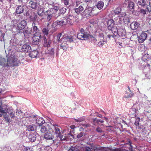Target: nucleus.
<instances>
[{
    "label": "nucleus",
    "instance_id": "7c9ffc66",
    "mask_svg": "<svg viewBox=\"0 0 151 151\" xmlns=\"http://www.w3.org/2000/svg\"><path fill=\"white\" fill-rule=\"evenodd\" d=\"M92 122L93 124L95 125L99 124V123H102L104 122V121L101 119H98L96 118L92 119Z\"/></svg>",
    "mask_w": 151,
    "mask_h": 151
},
{
    "label": "nucleus",
    "instance_id": "a19ab883",
    "mask_svg": "<svg viewBox=\"0 0 151 151\" xmlns=\"http://www.w3.org/2000/svg\"><path fill=\"white\" fill-rule=\"evenodd\" d=\"M53 17H54L52 16L47 15V22H48L47 24V26H48L51 24V22H52L53 21L52 18Z\"/></svg>",
    "mask_w": 151,
    "mask_h": 151
},
{
    "label": "nucleus",
    "instance_id": "ddd939ff",
    "mask_svg": "<svg viewBox=\"0 0 151 151\" xmlns=\"http://www.w3.org/2000/svg\"><path fill=\"white\" fill-rule=\"evenodd\" d=\"M47 15L52 16L54 17L57 18L58 17V15L56 14V13L54 12V9L52 8H50L46 11Z\"/></svg>",
    "mask_w": 151,
    "mask_h": 151
},
{
    "label": "nucleus",
    "instance_id": "4be33fe9",
    "mask_svg": "<svg viewBox=\"0 0 151 151\" xmlns=\"http://www.w3.org/2000/svg\"><path fill=\"white\" fill-rule=\"evenodd\" d=\"M0 112L3 115L5 114L8 113V109L6 106H0Z\"/></svg>",
    "mask_w": 151,
    "mask_h": 151
},
{
    "label": "nucleus",
    "instance_id": "9d476101",
    "mask_svg": "<svg viewBox=\"0 0 151 151\" xmlns=\"http://www.w3.org/2000/svg\"><path fill=\"white\" fill-rule=\"evenodd\" d=\"M98 40L99 42L97 45L100 47H102L106 43V42L104 40V35L103 33L100 34L99 35Z\"/></svg>",
    "mask_w": 151,
    "mask_h": 151
},
{
    "label": "nucleus",
    "instance_id": "2eb2a0df",
    "mask_svg": "<svg viewBox=\"0 0 151 151\" xmlns=\"http://www.w3.org/2000/svg\"><path fill=\"white\" fill-rule=\"evenodd\" d=\"M107 28L109 30H111L114 27L115 23L114 20L112 19H110L108 20L106 22Z\"/></svg>",
    "mask_w": 151,
    "mask_h": 151
},
{
    "label": "nucleus",
    "instance_id": "20e7f679",
    "mask_svg": "<svg viewBox=\"0 0 151 151\" xmlns=\"http://www.w3.org/2000/svg\"><path fill=\"white\" fill-rule=\"evenodd\" d=\"M53 126L55 134L58 135L57 136L60 138V139L61 140H66V138L63 137L62 132H60L62 129L60 127L56 124H53Z\"/></svg>",
    "mask_w": 151,
    "mask_h": 151
},
{
    "label": "nucleus",
    "instance_id": "f3484780",
    "mask_svg": "<svg viewBox=\"0 0 151 151\" xmlns=\"http://www.w3.org/2000/svg\"><path fill=\"white\" fill-rule=\"evenodd\" d=\"M91 8L86 9L83 12V15L86 18H88L92 16Z\"/></svg>",
    "mask_w": 151,
    "mask_h": 151
},
{
    "label": "nucleus",
    "instance_id": "f704fd0d",
    "mask_svg": "<svg viewBox=\"0 0 151 151\" xmlns=\"http://www.w3.org/2000/svg\"><path fill=\"white\" fill-rule=\"evenodd\" d=\"M32 29H30L29 28L27 27V28H25L23 30V33L24 35H29L32 34Z\"/></svg>",
    "mask_w": 151,
    "mask_h": 151
},
{
    "label": "nucleus",
    "instance_id": "338daca9",
    "mask_svg": "<svg viewBox=\"0 0 151 151\" xmlns=\"http://www.w3.org/2000/svg\"><path fill=\"white\" fill-rule=\"evenodd\" d=\"M83 133L82 132H81L77 135V138L78 139L80 138L83 136Z\"/></svg>",
    "mask_w": 151,
    "mask_h": 151
},
{
    "label": "nucleus",
    "instance_id": "4468645a",
    "mask_svg": "<svg viewBox=\"0 0 151 151\" xmlns=\"http://www.w3.org/2000/svg\"><path fill=\"white\" fill-rule=\"evenodd\" d=\"M70 20V19L68 18L63 17V19L61 20H58L55 23H57V24L59 25H63L65 24L66 22H68V21Z\"/></svg>",
    "mask_w": 151,
    "mask_h": 151
},
{
    "label": "nucleus",
    "instance_id": "473e14b6",
    "mask_svg": "<svg viewBox=\"0 0 151 151\" xmlns=\"http://www.w3.org/2000/svg\"><path fill=\"white\" fill-rule=\"evenodd\" d=\"M28 137L29 140L31 142H34L36 140V136L34 134H29Z\"/></svg>",
    "mask_w": 151,
    "mask_h": 151
},
{
    "label": "nucleus",
    "instance_id": "4d7b16f0",
    "mask_svg": "<svg viewBox=\"0 0 151 151\" xmlns=\"http://www.w3.org/2000/svg\"><path fill=\"white\" fill-rule=\"evenodd\" d=\"M146 10L144 9L140 8L139 10V12L142 14L145 15L146 14Z\"/></svg>",
    "mask_w": 151,
    "mask_h": 151
},
{
    "label": "nucleus",
    "instance_id": "cd10ccee",
    "mask_svg": "<svg viewBox=\"0 0 151 151\" xmlns=\"http://www.w3.org/2000/svg\"><path fill=\"white\" fill-rule=\"evenodd\" d=\"M24 10V6L21 5L18 6L16 9V13L17 14L22 13Z\"/></svg>",
    "mask_w": 151,
    "mask_h": 151
},
{
    "label": "nucleus",
    "instance_id": "6ab92c4d",
    "mask_svg": "<svg viewBox=\"0 0 151 151\" xmlns=\"http://www.w3.org/2000/svg\"><path fill=\"white\" fill-rule=\"evenodd\" d=\"M39 24L37 22H33L32 24V29L33 30V32H39V29L38 28Z\"/></svg>",
    "mask_w": 151,
    "mask_h": 151
},
{
    "label": "nucleus",
    "instance_id": "c85d7f7f",
    "mask_svg": "<svg viewBox=\"0 0 151 151\" xmlns=\"http://www.w3.org/2000/svg\"><path fill=\"white\" fill-rule=\"evenodd\" d=\"M37 13L38 15L42 17L43 16V13L44 12L43 7L40 5L37 7Z\"/></svg>",
    "mask_w": 151,
    "mask_h": 151
},
{
    "label": "nucleus",
    "instance_id": "7ed1b4c3",
    "mask_svg": "<svg viewBox=\"0 0 151 151\" xmlns=\"http://www.w3.org/2000/svg\"><path fill=\"white\" fill-rule=\"evenodd\" d=\"M137 4L142 7H146V9L149 12H151L150 1L148 0H138Z\"/></svg>",
    "mask_w": 151,
    "mask_h": 151
},
{
    "label": "nucleus",
    "instance_id": "f257e3e1",
    "mask_svg": "<svg viewBox=\"0 0 151 151\" xmlns=\"http://www.w3.org/2000/svg\"><path fill=\"white\" fill-rule=\"evenodd\" d=\"M7 59L6 61L5 58L0 57V65L4 67H12L18 66L20 63V61L14 55L8 56Z\"/></svg>",
    "mask_w": 151,
    "mask_h": 151
},
{
    "label": "nucleus",
    "instance_id": "a211bd4d",
    "mask_svg": "<svg viewBox=\"0 0 151 151\" xmlns=\"http://www.w3.org/2000/svg\"><path fill=\"white\" fill-rule=\"evenodd\" d=\"M31 50V47L29 45L27 44H24L22 46L21 51L28 52H30Z\"/></svg>",
    "mask_w": 151,
    "mask_h": 151
},
{
    "label": "nucleus",
    "instance_id": "a18cd8bd",
    "mask_svg": "<svg viewBox=\"0 0 151 151\" xmlns=\"http://www.w3.org/2000/svg\"><path fill=\"white\" fill-rule=\"evenodd\" d=\"M121 11L122 9L120 7H118L116 8L113 11L115 14L118 15L121 12Z\"/></svg>",
    "mask_w": 151,
    "mask_h": 151
},
{
    "label": "nucleus",
    "instance_id": "8fccbe9b",
    "mask_svg": "<svg viewBox=\"0 0 151 151\" xmlns=\"http://www.w3.org/2000/svg\"><path fill=\"white\" fill-rule=\"evenodd\" d=\"M145 46L143 45L142 44L139 45L138 47V50L140 51H143L145 50Z\"/></svg>",
    "mask_w": 151,
    "mask_h": 151
},
{
    "label": "nucleus",
    "instance_id": "c9c22d12",
    "mask_svg": "<svg viewBox=\"0 0 151 151\" xmlns=\"http://www.w3.org/2000/svg\"><path fill=\"white\" fill-rule=\"evenodd\" d=\"M128 9L130 10L134 9V4L132 1H129L128 2Z\"/></svg>",
    "mask_w": 151,
    "mask_h": 151
},
{
    "label": "nucleus",
    "instance_id": "603ef678",
    "mask_svg": "<svg viewBox=\"0 0 151 151\" xmlns=\"http://www.w3.org/2000/svg\"><path fill=\"white\" fill-rule=\"evenodd\" d=\"M47 52L48 54L51 55H53L54 54V48H49L48 49Z\"/></svg>",
    "mask_w": 151,
    "mask_h": 151
},
{
    "label": "nucleus",
    "instance_id": "5fc2aeb1",
    "mask_svg": "<svg viewBox=\"0 0 151 151\" xmlns=\"http://www.w3.org/2000/svg\"><path fill=\"white\" fill-rule=\"evenodd\" d=\"M49 30L48 28H44L42 30V32L44 34V36L45 35H47L48 33Z\"/></svg>",
    "mask_w": 151,
    "mask_h": 151
},
{
    "label": "nucleus",
    "instance_id": "6e6552de",
    "mask_svg": "<svg viewBox=\"0 0 151 151\" xmlns=\"http://www.w3.org/2000/svg\"><path fill=\"white\" fill-rule=\"evenodd\" d=\"M27 4L30 8L34 9H37V7L40 5L37 1L35 0H29L27 1Z\"/></svg>",
    "mask_w": 151,
    "mask_h": 151
},
{
    "label": "nucleus",
    "instance_id": "dca6fc26",
    "mask_svg": "<svg viewBox=\"0 0 151 151\" xmlns=\"http://www.w3.org/2000/svg\"><path fill=\"white\" fill-rule=\"evenodd\" d=\"M52 42L50 39L46 38V37L43 36V45L45 47H49Z\"/></svg>",
    "mask_w": 151,
    "mask_h": 151
},
{
    "label": "nucleus",
    "instance_id": "4c0bfd02",
    "mask_svg": "<svg viewBox=\"0 0 151 151\" xmlns=\"http://www.w3.org/2000/svg\"><path fill=\"white\" fill-rule=\"evenodd\" d=\"M84 9L83 7L80 5L78 7H77L75 9V11L76 12L77 14H79L82 12Z\"/></svg>",
    "mask_w": 151,
    "mask_h": 151
},
{
    "label": "nucleus",
    "instance_id": "1a4fd4ad",
    "mask_svg": "<svg viewBox=\"0 0 151 151\" xmlns=\"http://www.w3.org/2000/svg\"><path fill=\"white\" fill-rule=\"evenodd\" d=\"M54 136L53 131L51 127L49 128L46 133L44 134V137L47 139H52L54 138Z\"/></svg>",
    "mask_w": 151,
    "mask_h": 151
},
{
    "label": "nucleus",
    "instance_id": "864d4df0",
    "mask_svg": "<svg viewBox=\"0 0 151 151\" xmlns=\"http://www.w3.org/2000/svg\"><path fill=\"white\" fill-rule=\"evenodd\" d=\"M122 19V20L123 21L124 23H128L130 22V19L129 18L126 16L124 18Z\"/></svg>",
    "mask_w": 151,
    "mask_h": 151
},
{
    "label": "nucleus",
    "instance_id": "de8ad7c7",
    "mask_svg": "<svg viewBox=\"0 0 151 151\" xmlns=\"http://www.w3.org/2000/svg\"><path fill=\"white\" fill-rule=\"evenodd\" d=\"M62 33H58L56 36V40L58 42L61 43V40L62 39Z\"/></svg>",
    "mask_w": 151,
    "mask_h": 151
},
{
    "label": "nucleus",
    "instance_id": "412c9836",
    "mask_svg": "<svg viewBox=\"0 0 151 151\" xmlns=\"http://www.w3.org/2000/svg\"><path fill=\"white\" fill-rule=\"evenodd\" d=\"M132 142L129 140L126 143H125L124 144V145H128L129 146V151H134V150L133 148H134L133 146L132 145ZM119 151H128L127 150H126L125 149H121Z\"/></svg>",
    "mask_w": 151,
    "mask_h": 151
},
{
    "label": "nucleus",
    "instance_id": "2f4dec72",
    "mask_svg": "<svg viewBox=\"0 0 151 151\" xmlns=\"http://www.w3.org/2000/svg\"><path fill=\"white\" fill-rule=\"evenodd\" d=\"M37 118V116L32 115L29 116V122L32 123H36V118Z\"/></svg>",
    "mask_w": 151,
    "mask_h": 151
},
{
    "label": "nucleus",
    "instance_id": "bf43d9fd",
    "mask_svg": "<svg viewBox=\"0 0 151 151\" xmlns=\"http://www.w3.org/2000/svg\"><path fill=\"white\" fill-rule=\"evenodd\" d=\"M120 13V15L118 16L120 17V18H122V19H123L126 16V14L125 12H121Z\"/></svg>",
    "mask_w": 151,
    "mask_h": 151
},
{
    "label": "nucleus",
    "instance_id": "69168bd1",
    "mask_svg": "<svg viewBox=\"0 0 151 151\" xmlns=\"http://www.w3.org/2000/svg\"><path fill=\"white\" fill-rule=\"evenodd\" d=\"M32 148H30L29 147H26L24 148V151H32Z\"/></svg>",
    "mask_w": 151,
    "mask_h": 151
},
{
    "label": "nucleus",
    "instance_id": "39448f33",
    "mask_svg": "<svg viewBox=\"0 0 151 151\" xmlns=\"http://www.w3.org/2000/svg\"><path fill=\"white\" fill-rule=\"evenodd\" d=\"M100 147L93 143L88 144L83 148V151H96L100 149Z\"/></svg>",
    "mask_w": 151,
    "mask_h": 151
},
{
    "label": "nucleus",
    "instance_id": "72a5a7b5",
    "mask_svg": "<svg viewBox=\"0 0 151 151\" xmlns=\"http://www.w3.org/2000/svg\"><path fill=\"white\" fill-rule=\"evenodd\" d=\"M45 122V121L43 118L41 117H39L36 118V123L39 124V125L43 124Z\"/></svg>",
    "mask_w": 151,
    "mask_h": 151
},
{
    "label": "nucleus",
    "instance_id": "49530a36",
    "mask_svg": "<svg viewBox=\"0 0 151 151\" xmlns=\"http://www.w3.org/2000/svg\"><path fill=\"white\" fill-rule=\"evenodd\" d=\"M30 19L31 20L33 21V22H36L35 21L37 19V15L36 14H35L34 15H31L30 17Z\"/></svg>",
    "mask_w": 151,
    "mask_h": 151
},
{
    "label": "nucleus",
    "instance_id": "e2e57ef3",
    "mask_svg": "<svg viewBox=\"0 0 151 151\" xmlns=\"http://www.w3.org/2000/svg\"><path fill=\"white\" fill-rule=\"evenodd\" d=\"M83 0H76V6L78 7L79 4L83 2Z\"/></svg>",
    "mask_w": 151,
    "mask_h": 151
},
{
    "label": "nucleus",
    "instance_id": "774afa93",
    "mask_svg": "<svg viewBox=\"0 0 151 151\" xmlns=\"http://www.w3.org/2000/svg\"><path fill=\"white\" fill-rule=\"evenodd\" d=\"M96 130L97 132H98L101 133L102 132V131L101 130V128L99 127L96 128Z\"/></svg>",
    "mask_w": 151,
    "mask_h": 151
},
{
    "label": "nucleus",
    "instance_id": "f8f14e48",
    "mask_svg": "<svg viewBox=\"0 0 151 151\" xmlns=\"http://www.w3.org/2000/svg\"><path fill=\"white\" fill-rule=\"evenodd\" d=\"M41 36L40 32L34 33L32 37L33 42L38 43L41 40Z\"/></svg>",
    "mask_w": 151,
    "mask_h": 151
},
{
    "label": "nucleus",
    "instance_id": "aec40b11",
    "mask_svg": "<svg viewBox=\"0 0 151 151\" xmlns=\"http://www.w3.org/2000/svg\"><path fill=\"white\" fill-rule=\"evenodd\" d=\"M147 35L144 32H142L139 37L138 41L139 43L143 42L146 39Z\"/></svg>",
    "mask_w": 151,
    "mask_h": 151
},
{
    "label": "nucleus",
    "instance_id": "13d9d810",
    "mask_svg": "<svg viewBox=\"0 0 151 151\" xmlns=\"http://www.w3.org/2000/svg\"><path fill=\"white\" fill-rule=\"evenodd\" d=\"M66 9L65 8L63 7L60 10V13L62 14H64L66 12Z\"/></svg>",
    "mask_w": 151,
    "mask_h": 151
},
{
    "label": "nucleus",
    "instance_id": "c03bdc74",
    "mask_svg": "<svg viewBox=\"0 0 151 151\" xmlns=\"http://www.w3.org/2000/svg\"><path fill=\"white\" fill-rule=\"evenodd\" d=\"M79 149L77 146H72L70 148L69 150L71 151H79Z\"/></svg>",
    "mask_w": 151,
    "mask_h": 151
},
{
    "label": "nucleus",
    "instance_id": "680f3d73",
    "mask_svg": "<svg viewBox=\"0 0 151 151\" xmlns=\"http://www.w3.org/2000/svg\"><path fill=\"white\" fill-rule=\"evenodd\" d=\"M44 151H52V149L49 147H47L44 148Z\"/></svg>",
    "mask_w": 151,
    "mask_h": 151
},
{
    "label": "nucleus",
    "instance_id": "c756f323",
    "mask_svg": "<svg viewBox=\"0 0 151 151\" xmlns=\"http://www.w3.org/2000/svg\"><path fill=\"white\" fill-rule=\"evenodd\" d=\"M114 22L116 24H121L123 22L122 19L119 16H117L114 19Z\"/></svg>",
    "mask_w": 151,
    "mask_h": 151
},
{
    "label": "nucleus",
    "instance_id": "a878e982",
    "mask_svg": "<svg viewBox=\"0 0 151 151\" xmlns=\"http://www.w3.org/2000/svg\"><path fill=\"white\" fill-rule=\"evenodd\" d=\"M39 52L36 50H34L31 51L29 55L30 57L32 58H36L39 55Z\"/></svg>",
    "mask_w": 151,
    "mask_h": 151
},
{
    "label": "nucleus",
    "instance_id": "9b49d317",
    "mask_svg": "<svg viewBox=\"0 0 151 151\" xmlns=\"http://www.w3.org/2000/svg\"><path fill=\"white\" fill-rule=\"evenodd\" d=\"M50 128H51V127L48 124H47L46 126L42 125H39L37 128V131L39 132L44 133L46 131H47Z\"/></svg>",
    "mask_w": 151,
    "mask_h": 151
},
{
    "label": "nucleus",
    "instance_id": "b1692460",
    "mask_svg": "<svg viewBox=\"0 0 151 151\" xmlns=\"http://www.w3.org/2000/svg\"><path fill=\"white\" fill-rule=\"evenodd\" d=\"M139 24L137 22H133L130 24V27L132 30H135L137 29Z\"/></svg>",
    "mask_w": 151,
    "mask_h": 151
},
{
    "label": "nucleus",
    "instance_id": "5701e85b",
    "mask_svg": "<svg viewBox=\"0 0 151 151\" xmlns=\"http://www.w3.org/2000/svg\"><path fill=\"white\" fill-rule=\"evenodd\" d=\"M137 110L135 108L130 109L129 113V115L130 117L134 118L136 116Z\"/></svg>",
    "mask_w": 151,
    "mask_h": 151
},
{
    "label": "nucleus",
    "instance_id": "0eeeda50",
    "mask_svg": "<svg viewBox=\"0 0 151 151\" xmlns=\"http://www.w3.org/2000/svg\"><path fill=\"white\" fill-rule=\"evenodd\" d=\"M26 25V22L25 20H22L18 24L17 26V31L16 32H17V34H20L21 33H22V32L21 31L24 29Z\"/></svg>",
    "mask_w": 151,
    "mask_h": 151
},
{
    "label": "nucleus",
    "instance_id": "393cba45",
    "mask_svg": "<svg viewBox=\"0 0 151 151\" xmlns=\"http://www.w3.org/2000/svg\"><path fill=\"white\" fill-rule=\"evenodd\" d=\"M88 37L87 39H89V40H90L92 43H93L94 44H97V39L96 37V36H93V35H90L88 34Z\"/></svg>",
    "mask_w": 151,
    "mask_h": 151
},
{
    "label": "nucleus",
    "instance_id": "79ce46f5",
    "mask_svg": "<svg viewBox=\"0 0 151 151\" xmlns=\"http://www.w3.org/2000/svg\"><path fill=\"white\" fill-rule=\"evenodd\" d=\"M134 93L132 92H130V93L126 92L124 96L125 98H130L133 96Z\"/></svg>",
    "mask_w": 151,
    "mask_h": 151
},
{
    "label": "nucleus",
    "instance_id": "58836bf2",
    "mask_svg": "<svg viewBox=\"0 0 151 151\" xmlns=\"http://www.w3.org/2000/svg\"><path fill=\"white\" fill-rule=\"evenodd\" d=\"M37 128L36 125L34 124L29 125L27 127L28 131H34L35 129L37 130Z\"/></svg>",
    "mask_w": 151,
    "mask_h": 151
},
{
    "label": "nucleus",
    "instance_id": "37998d69",
    "mask_svg": "<svg viewBox=\"0 0 151 151\" xmlns=\"http://www.w3.org/2000/svg\"><path fill=\"white\" fill-rule=\"evenodd\" d=\"M150 58V55L147 54H145L142 57V59L144 61H145L147 60H149Z\"/></svg>",
    "mask_w": 151,
    "mask_h": 151
},
{
    "label": "nucleus",
    "instance_id": "6e6d98bb",
    "mask_svg": "<svg viewBox=\"0 0 151 151\" xmlns=\"http://www.w3.org/2000/svg\"><path fill=\"white\" fill-rule=\"evenodd\" d=\"M107 130L109 131H112L114 130V128L112 126H106Z\"/></svg>",
    "mask_w": 151,
    "mask_h": 151
},
{
    "label": "nucleus",
    "instance_id": "e433bc0d",
    "mask_svg": "<svg viewBox=\"0 0 151 151\" xmlns=\"http://www.w3.org/2000/svg\"><path fill=\"white\" fill-rule=\"evenodd\" d=\"M104 6V3L102 1H100L98 2L96 5L97 8L99 10L103 8Z\"/></svg>",
    "mask_w": 151,
    "mask_h": 151
},
{
    "label": "nucleus",
    "instance_id": "423d86ee",
    "mask_svg": "<svg viewBox=\"0 0 151 151\" xmlns=\"http://www.w3.org/2000/svg\"><path fill=\"white\" fill-rule=\"evenodd\" d=\"M89 34L84 31L83 28L80 29V32L77 35V37L79 39L82 40H87Z\"/></svg>",
    "mask_w": 151,
    "mask_h": 151
},
{
    "label": "nucleus",
    "instance_id": "f03ea898",
    "mask_svg": "<svg viewBox=\"0 0 151 151\" xmlns=\"http://www.w3.org/2000/svg\"><path fill=\"white\" fill-rule=\"evenodd\" d=\"M73 36H67L64 37V36L62 37L61 40L60 47L63 50H66L67 48L68 44L67 42H73Z\"/></svg>",
    "mask_w": 151,
    "mask_h": 151
},
{
    "label": "nucleus",
    "instance_id": "052dcab7",
    "mask_svg": "<svg viewBox=\"0 0 151 151\" xmlns=\"http://www.w3.org/2000/svg\"><path fill=\"white\" fill-rule=\"evenodd\" d=\"M3 115L4 116V118L7 121V122H10V118L8 116H6V114H4Z\"/></svg>",
    "mask_w": 151,
    "mask_h": 151
},
{
    "label": "nucleus",
    "instance_id": "ea45409f",
    "mask_svg": "<svg viewBox=\"0 0 151 151\" xmlns=\"http://www.w3.org/2000/svg\"><path fill=\"white\" fill-rule=\"evenodd\" d=\"M112 32L113 34V35L115 37L117 36L118 35V29L116 27H113L112 29H111Z\"/></svg>",
    "mask_w": 151,
    "mask_h": 151
},
{
    "label": "nucleus",
    "instance_id": "bb28decb",
    "mask_svg": "<svg viewBox=\"0 0 151 151\" xmlns=\"http://www.w3.org/2000/svg\"><path fill=\"white\" fill-rule=\"evenodd\" d=\"M126 35V32L124 29L120 28L118 29V32L117 35L121 37H123L125 36Z\"/></svg>",
    "mask_w": 151,
    "mask_h": 151
},
{
    "label": "nucleus",
    "instance_id": "09e8293b",
    "mask_svg": "<svg viewBox=\"0 0 151 151\" xmlns=\"http://www.w3.org/2000/svg\"><path fill=\"white\" fill-rule=\"evenodd\" d=\"M91 10H92V16H96L98 14V12L96 11V9L95 8H91Z\"/></svg>",
    "mask_w": 151,
    "mask_h": 151
},
{
    "label": "nucleus",
    "instance_id": "3c124183",
    "mask_svg": "<svg viewBox=\"0 0 151 151\" xmlns=\"http://www.w3.org/2000/svg\"><path fill=\"white\" fill-rule=\"evenodd\" d=\"M140 121V119L139 117H137L134 123V125L136 126L139 127V122Z\"/></svg>",
    "mask_w": 151,
    "mask_h": 151
},
{
    "label": "nucleus",
    "instance_id": "0e129e2a",
    "mask_svg": "<svg viewBox=\"0 0 151 151\" xmlns=\"http://www.w3.org/2000/svg\"><path fill=\"white\" fill-rule=\"evenodd\" d=\"M52 9H54V12H55L56 13L57 12L59 9V7L58 6H54V8H52Z\"/></svg>",
    "mask_w": 151,
    "mask_h": 151
}]
</instances>
